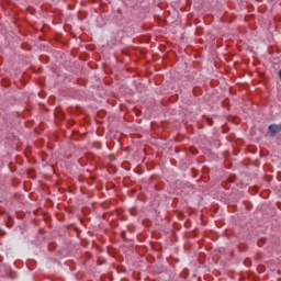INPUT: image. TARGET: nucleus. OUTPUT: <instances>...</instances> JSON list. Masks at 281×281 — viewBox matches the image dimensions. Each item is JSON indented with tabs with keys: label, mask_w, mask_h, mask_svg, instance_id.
Masks as SVG:
<instances>
[{
	"label": "nucleus",
	"mask_w": 281,
	"mask_h": 281,
	"mask_svg": "<svg viewBox=\"0 0 281 281\" xmlns=\"http://www.w3.org/2000/svg\"><path fill=\"white\" fill-rule=\"evenodd\" d=\"M279 133H281V123L269 125L268 134L270 135V137H276V135H278Z\"/></svg>",
	"instance_id": "nucleus-1"
}]
</instances>
